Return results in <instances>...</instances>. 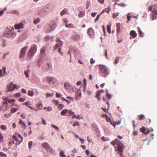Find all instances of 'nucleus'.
Masks as SVG:
<instances>
[{"instance_id": "ea45409f", "label": "nucleus", "mask_w": 157, "mask_h": 157, "mask_svg": "<svg viewBox=\"0 0 157 157\" xmlns=\"http://www.w3.org/2000/svg\"><path fill=\"white\" fill-rule=\"evenodd\" d=\"M19 137L21 138V141L18 142V144L16 143L15 144L16 145H19V144L23 140V137L21 136V135L20 134L18 135Z\"/></svg>"}, {"instance_id": "473e14b6", "label": "nucleus", "mask_w": 157, "mask_h": 157, "mask_svg": "<svg viewBox=\"0 0 157 157\" xmlns=\"http://www.w3.org/2000/svg\"><path fill=\"white\" fill-rule=\"evenodd\" d=\"M65 27L67 28H74V25L73 24H70L68 25L66 24Z\"/></svg>"}, {"instance_id": "f257e3e1", "label": "nucleus", "mask_w": 157, "mask_h": 157, "mask_svg": "<svg viewBox=\"0 0 157 157\" xmlns=\"http://www.w3.org/2000/svg\"><path fill=\"white\" fill-rule=\"evenodd\" d=\"M111 143L113 146H115L116 144L117 145V148H115V150L117 151L118 154L120 156H122V152L124 147V144L117 139H116L112 141Z\"/></svg>"}, {"instance_id": "bf43d9fd", "label": "nucleus", "mask_w": 157, "mask_h": 157, "mask_svg": "<svg viewBox=\"0 0 157 157\" xmlns=\"http://www.w3.org/2000/svg\"><path fill=\"white\" fill-rule=\"evenodd\" d=\"M79 124L78 122L76 121L75 122L73 125V126H79Z\"/></svg>"}, {"instance_id": "1a4fd4ad", "label": "nucleus", "mask_w": 157, "mask_h": 157, "mask_svg": "<svg viewBox=\"0 0 157 157\" xmlns=\"http://www.w3.org/2000/svg\"><path fill=\"white\" fill-rule=\"evenodd\" d=\"M87 33L91 37L94 38V37L95 35L94 31L92 28H89L87 30Z\"/></svg>"}, {"instance_id": "c03bdc74", "label": "nucleus", "mask_w": 157, "mask_h": 157, "mask_svg": "<svg viewBox=\"0 0 157 157\" xmlns=\"http://www.w3.org/2000/svg\"><path fill=\"white\" fill-rule=\"evenodd\" d=\"M13 139L14 140H15L16 141V143L18 144V142H20L18 141V140L17 138L15 136H13Z\"/></svg>"}, {"instance_id": "4be33fe9", "label": "nucleus", "mask_w": 157, "mask_h": 157, "mask_svg": "<svg viewBox=\"0 0 157 157\" xmlns=\"http://www.w3.org/2000/svg\"><path fill=\"white\" fill-rule=\"evenodd\" d=\"M23 104L27 106L28 107L31 109H33V107L30 106L31 104L29 101H27L23 103Z\"/></svg>"}, {"instance_id": "f03ea898", "label": "nucleus", "mask_w": 157, "mask_h": 157, "mask_svg": "<svg viewBox=\"0 0 157 157\" xmlns=\"http://www.w3.org/2000/svg\"><path fill=\"white\" fill-rule=\"evenodd\" d=\"M36 51V46L35 44L32 45L30 49L27 52V55L29 59H30L34 55Z\"/></svg>"}, {"instance_id": "37998d69", "label": "nucleus", "mask_w": 157, "mask_h": 157, "mask_svg": "<svg viewBox=\"0 0 157 157\" xmlns=\"http://www.w3.org/2000/svg\"><path fill=\"white\" fill-rule=\"evenodd\" d=\"M107 32L109 33H111V26L109 25H107Z\"/></svg>"}, {"instance_id": "393cba45", "label": "nucleus", "mask_w": 157, "mask_h": 157, "mask_svg": "<svg viewBox=\"0 0 157 157\" xmlns=\"http://www.w3.org/2000/svg\"><path fill=\"white\" fill-rule=\"evenodd\" d=\"M84 92L86 94H87L88 95H90L92 93V91L90 90H86L85 89Z\"/></svg>"}, {"instance_id": "052dcab7", "label": "nucleus", "mask_w": 157, "mask_h": 157, "mask_svg": "<svg viewBox=\"0 0 157 157\" xmlns=\"http://www.w3.org/2000/svg\"><path fill=\"white\" fill-rule=\"evenodd\" d=\"M119 61V57H117L115 59V64H116Z\"/></svg>"}, {"instance_id": "8fccbe9b", "label": "nucleus", "mask_w": 157, "mask_h": 157, "mask_svg": "<svg viewBox=\"0 0 157 157\" xmlns=\"http://www.w3.org/2000/svg\"><path fill=\"white\" fill-rule=\"evenodd\" d=\"M60 155L62 157H65L66 156L64 155V154L62 151H61L59 153Z\"/></svg>"}, {"instance_id": "aec40b11", "label": "nucleus", "mask_w": 157, "mask_h": 157, "mask_svg": "<svg viewBox=\"0 0 157 157\" xmlns=\"http://www.w3.org/2000/svg\"><path fill=\"white\" fill-rule=\"evenodd\" d=\"M81 96V93H76L75 94V99L76 100H79L80 99Z\"/></svg>"}, {"instance_id": "9d476101", "label": "nucleus", "mask_w": 157, "mask_h": 157, "mask_svg": "<svg viewBox=\"0 0 157 157\" xmlns=\"http://www.w3.org/2000/svg\"><path fill=\"white\" fill-rule=\"evenodd\" d=\"M48 79L49 83L51 85H54L56 82V79L55 78L52 77H49Z\"/></svg>"}, {"instance_id": "dca6fc26", "label": "nucleus", "mask_w": 157, "mask_h": 157, "mask_svg": "<svg viewBox=\"0 0 157 157\" xmlns=\"http://www.w3.org/2000/svg\"><path fill=\"white\" fill-rule=\"evenodd\" d=\"M81 38V36L80 35L78 34L72 37V39L75 41H77Z\"/></svg>"}, {"instance_id": "5fc2aeb1", "label": "nucleus", "mask_w": 157, "mask_h": 157, "mask_svg": "<svg viewBox=\"0 0 157 157\" xmlns=\"http://www.w3.org/2000/svg\"><path fill=\"white\" fill-rule=\"evenodd\" d=\"M25 100V99L24 98H20L18 99V101L20 102H23Z\"/></svg>"}, {"instance_id": "c85d7f7f", "label": "nucleus", "mask_w": 157, "mask_h": 157, "mask_svg": "<svg viewBox=\"0 0 157 157\" xmlns=\"http://www.w3.org/2000/svg\"><path fill=\"white\" fill-rule=\"evenodd\" d=\"M68 110L66 109L63 110L60 113V114L61 115H64L65 114L67 113Z\"/></svg>"}, {"instance_id": "72a5a7b5", "label": "nucleus", "mask_w": 157, "mask_h": 157, "mask_svg": "<svg viewBox=\"0 0 157 157\" xmlns=\"http://www.w3.org/2000/svg\"><path fill=\"white\" fill-rule=\"evenodd\" d=\"M138 116L139 117V120H141L145 118L143 114L139 115Z\"/></svg>"}, {"instance_id": "0eeeda50", "label": "nucleus", "mask_w": 157, "mask_h": 157, "mask_svg": "<svg viewBox=\"0 0 157 157\" xmlns=\"http://www.w3.org/2000/svg\"><path fill=\"white\" fill-rule=\"evenodd\" d=\"M42 145L43 148L47 151H51L52 150V148L47 142H45L43 143Z\"/></svg>"}, {"instance_id": "39448f33", "label": "nucleus", "mask_w": 157, "mask_h": 157, "mask_svg": "<svg viewBox=\"0 0 157 157\" xmlns=\"http://www.w3.org/2000/svg\"><path fill=\"white\" fill-rule=\"evenodd\" d=\"M153 9L151 16L152 17V20L157 18V5H154L152 7Z\"/></svg>"}, {"instance_id": "ddd939ff", "label": "nucleus", "mask_w": 157, "mask_h": 157, "mask_svg": "<svg viewBox=\"0 0 157 157\" xmlns=\"http://www.w3.org/2000/svg\"><path fill=\"white\" fill-rule=\"evenodd\" d=\"M7 74L6 73V68L5 67H3L2 70H0V77Z\"/></svg>"}, {"instance_id": "6e6552de", "label": "nucleus", "mask_w": 157, "mask_h": 157, "mask_svg": "<svg viewBox=\"0 0 157 157\" xmlns=\"http://www.w3.org/2000/svg\"><path fill=\"white\" fill-rule=\"evenodd\" d=\"M100 71L101 72L106 75L109 74V71L107 67L104 66H102L100 67Z\"/></svg>"}, {"instance_id": "79ce46f5", "label": "nucleus", "mask_w": 157, "mask_h": 157, "mask_svg": "<svg viewBox=\"0 0 157 157\" xmlns=\"http://www.w3.org/2000/svg\"><path fill=\"white\" fill-rule=\"evenodd\" d=\"M105 11L107 12L108 13H109V12L111 10V9L110 6H109L107 8H106L105 9Z\"/></svg>"}, {"instance_id": "2f4dec72", "label": "nucleus", "mask_w": 157, "mask_h": 157, "mask_svg": "<svg viewBox=\"0 0 157 157\" xmlns=\"http://www.w3.org/2000/svg\"><path fill=\"white\" fill-rule=\"evenodd\" d=\"M30 72V71L29 70L25 71L24 72L26 78H27L29 77V73Z\"/></svg>"}, {"instance_id": "49530a36", "label": "nucleus", "mask_w": 157, "mask_h": 157, "mask_svg": "<svg viewBox=\"0 0 157 157\" xmlns=\"http://www.w3.org/2000/svg\"><path fill=\"white\" fill-rule=\"evenodd\" d=\"M33 145V142L32 141H30L28 143L29 148L31 149V148L32 146Z\"/></svg>"}, {"instance_id": "423d86ee", "label": "nucleus", "mask_w": 157, "mask_h": 157, "mask_svg": "<svg viewBox=\"0 0 157 157\" xmlns=\"http://www.w3.org/2000/svg\"><path fill=\"white\" fill-rule=\"evenodd\" d=\"M28 47L25 46L22 48L20 51L19 57L20 58H23L25 55V52L27 51Z\"/></svg>"}, {"instance_id": "13d9d810", "label": "nucleus", "mask_w": 157, "mask_h": 157, "mask_svg": "<svg viewBox=\"0 0 157 157\" xmlns=\"http://www.w3.org/2000/svg\"><path fill=\"white\" fill-rule=\"evenodd\" d=\"M58 52L62 56H63V52L61 51V48H59L58 49Z\"/></svg>"}, {"instance_id": "cd10ccee", "label": "nucleus", "mask_w": 157, "mask_h": 157, "mask_svg": "<svg viewBox=\"0 0 157 157\" xmlns=\"http://www.w3.org/2000/svg\"><path fill=\"white\" fill-rule=\"evenodd\" d=\"M140 131L145 134H147V132H146V128L144 127H142L140 128Z\"/></svg>"}, {"instance_id": "338daca9", "label": "nucleus", "mask_w": 157, "mask_h": 157, "mask_svg": "<svg viewBox=\"0 0 157 157\" xmlns=\"http://www.w3.org/2000/svg\"><path fill=\"white\" fill-rule=\"evenodd\" d=\"M133 135L135 136L137 135H138V132L137 131L135 130L134 129V132L133 133Z\"/></svg>"}, {"instance_id": "7ed1b4c3", "label": "nucleus", "mask_w": 157, "mask_h": 157, "mask_svg": "<svg viewBox=\"0 0 157 157\" xmlns=\"http://www.w3.org/2000/svg\"><path fill=\"white\" fill-rule=\"evenodd\" d=\"M2 35L8 38H11L12 37H14L16 35V34L15 33L12 31H9L4 32Z\"/></svg>"}, {"instance_id": "6e6d98bb", "label": "nucleus", "mask_w": 157, "mask_h": 157, "mask_svg": "<svg viewBox=\"0 0 157 157\" xmlns=\"http://www.w3.org/2000/svg\"><path fill=\"white\" fill-rule=\"evenodd\" d=\"M47 98H48L49 97H52L53 96V94H45Z\"/></svg>"}, {"instance_id": "f8f14e48", "label": "nucleus", "mask_w": 157, "mask_h": 157, "mask_svg": "<svg viewBox=\"0 0 157 157\" xmlns=\"http://www.w3.org/2000/svg\"><path fill=\"white\" fill-rule=\"evenodd\" d=\"M3 100L5 101L4 102H6L7 104L8 105V103H12L14 102L15 101V100L13 99H9V97H6L4 98H3Z\"/></svg>"}, {"instance_id": "412c9836", "label": "nucleus", "mask_w": 157, "mask_h": 157, "mask_svg": "<svg viewBox=\"0 0 157 157\" xmlns=\"http://www.w3.org/2000/svg\"><path fill=\"white\" fill-rule=\"evenodd\" d=\"M85 14V12L84 11H80L79 12L78 16L79 18L83 17Z\"/></svg>"}, {"instance_id": "9b49d317", "label": "nucleus", "mask_w": 157, "mask_h": 157, "mask_svg": "<svg viewBox=\"0 0 157 157\" xmlns=\"http://www.w3.org/2000/svg\"><path fill=\"white\" fill-rule=\"evenodd\" d=\"M8 105L6 102H4L3 103L2 105L0 106V111H5L7 109Z\"/></svg>"}, {"instance_id": "20e7f679", "label": "nucleus", "mask_w": 157, "mask_h": 157, "mask_svg": "<svg viewBox=\"0 0 157 157\" xmlns=\"http://www.w3.org/2000/svg\"><path fill=\"white\" fill-rule=\"evenodd\" d=\"M7 87L8 88L7 92H11L13 91L14 89L16 88L17 86L15 84L13 85V83L11 82L7 85Z\"/></svg>"}, {"instance_id": "603ef678", "label": "nucleus", "mask_w": 157, "mask_h": 157, "mask_svg": "<svg viewBox=\"0 0 157 157\" xmlns=\"http://www.w3.org/2000/svg\"><path fill=\"white\" fill-rule=\"evenodd\" d=\"M117 5L122 7H124L126 6V5L124 3H118L117 4Z\"/></svg>"}, {"instance_id": "69168bd1", "label": "nucleus", "mask_w": 157, "mask_h": 157, "mask_svg": "<svg viewBox=\"0 0 157 157\" xmlns=\"http://www.w3.org/2000/svg\"><path fill=\"white\" fill-rule=\"evenodd\" d=\"M41 120H42L41 123L42 124L44 125H46L47 124V123L45 122V121L44 120L43 118H41Z\"/></svg>"}, {"instance_id": "4c0bfd02", "label": "nucleus", "mask_w": 157, "mask_h": 157, "mask_svg": "<svg viewBox=\"0 0 157 157\" xmlns=\"http://www.w3.org/2000/svg\"><path fill=\"white\" fill-rule=\"evenodd\" d=\"M11 115V113H10L8 114H5L4 117H5L8 118L10 117Z\"/></svg>"}, {"instance_id": "7c9ffc66", "label": "nucleus", "mask_w": 157, "mask_h": 157, "mask_svg": "<svg viewBox=\"0 0 157 157\" xmlns=\"http://www.w3.org/2000/svg\"><path fill=\"white\" fill-rule=\"evenodd\" d=\"M19 108H12L11 109V112L14 113L16 112L17 110H18Z\"/></svg>"}, {"instance_id": "a18cd8bd", "label": "nucleus", "mask_w": 157, "mask_h": 157, "mask_svg": "<svg viewBox=\"0 0 157 157\" xmlns=\"http://www.w3.org/2000/svg\"><path fill=\"white\" fill-rule=\"evenodd\" d=\"M40 22V20L39 18H37L36 20L34 21V23L35 24H37Z\"/></svg>"}, {"instance_id": "bb28decb", "label": "nucleus", "mask_w": 157, "mask_h": 157, "mask_svg": "<svg viewBox=\"0 0 157 157\" xmlns=\"http://www.w3.org/2000/svg\"><path fill=\"white\" fill-rule=\"evenodd\" d=\"M121 24L119 23L117 24V33L121 32Z\"/></svg>"}, {"instance_id": "5701e85b", "label": "nucleus", "mask_w": 157, "mask_h": 157, "mask_svg": "<svg viewBox=\"0 0 157 157\" xmlns=\"http://www.w3.org/2000/svg\"><path fill=\"white\" fill-rule=\"evenodd\" d=\"M51 6L50 5L48 4L46 5L44 8L45 10H46V12H47L51 9Z\"/></svg>"}, {"instance_id": "58836bf2", "label": "nucleus", "mask_w": 157, "mask_h": 157, "mask_svg": "<svg viewBox=\"0 0 157 157\" xmlns=\"http://www.w3.org/2000/svg\"><path fill=\"white\" fill-rule=\"evenodd\" d=\"M56 24H53L51 27V31L53 30L56 27Z\"/></svg>"}, {"instance_id": "e433bc0d", "label": "nucleus", "mask_w": 157, "mask_h": 157, "mask_svg": "<svg viewBox=\"0 0 157 157\" xmlns=\"http://www.w3.org/2000/svg\"><path fill=\"white\" fill-rule=\"evenodd\" d=\"M0 128L3 130H5L7 129V127L6 126L3 125H2L0 126Z\"/></svg>"}, {"instance_id": "f704fd0d", "label": "nucleus", "mask_w": 157, "mask_h": 157, "mask_svg": "<svg viewBox=\"0 0 157 157\" xmlns=\"http://www.w3.org/2000/svg\"><path fill=\"white\" fill-rule=\"evenodd\" d=\"M34 94V93L33 91L29 90L28 91V95L30 96H33Z\"/></svg>"}, {"instance_id": "6ab92c4d", "label": "nucleus", "mask_w": 157, "mask_h": 157, "mask_svg": "<svg viewBox=\"0 0 157 157\" xmlns=\"http://www.w3.org/2000/svg\"><path fill=\"white\" fill-rule=\"evenodd\" d=\"M137 34L135 31L131 30L130 32V35L132 36L133 38H135Z\"/></svg>"}, {"instance_id": "09e8293b", "label": "nucleus", "mask_w": 157, "mask_h": 157, "mask_svg": "<svg viewBox=\"0 0 157 157\" xmlns=\"http://www.w3.org/2000/svg\"><path fill=\"white\" fill-rule=\"evenodd\" d=\"M153 131V130L152 128H149L147 130V134L150 132H152Z\"/></svg>"}, {"instance_id": "3c124183", "label": "nucleus", "mask_w": 157, "mask_h": 157, "mask_svg": "<svg viewBox=\"0 0 157 157\" xmlns=\"http://www.w3.org/2000/svg\"><path fill=\"white\" fill-rule=\"evenodd\" d=\"M0 156L6 157L7 156V155L1 152H0Z\"/></svg>"}, {"instance_id": "2eb2a0df", "label": "nucleus", "mask_w": 157, "mask_h": 157, "mask_svg": "<svg viewBox=\"0 0 157 157\" xmlns=\"http://www.w3.org/2000/svg\"><path fill=\"white\" fill-rule=\"evenodd\" d=\"M104 92V90H101L98 91L96 93V95H95V97L97 98L98 101H100V99L99 98V96L101 95V94L103 93Z\"/></svg>"}, {"instance_id": "b1692460", "label": "nucleus", "mask_w": 157, "mask_h": 157, "mask_svg": "<svg viewBox=\"0 0 157 157\" xmlns=\"http://www.w3.org/2000/svg\"><path fill=\"white\" fill-rule=\"evenodd\" d=\"M67 9L64 8L63 11L60 13V14L61 16L67 13Z\"/></svg>"}, {"instance_id": "4d7b16f0", "label": "nucleus", "mask_w": 157, "mask_h": 157, "mask_svg": "<svg viewBox=\"0 0 157 157\" xmlns=\"http://www.w3.org/2000/svg\"><path fill=\"white\" fill-rule=\"evenodd\" d=\"M45 50L44 48H42L41 49L40 52L41 54H44L45 53Z\"/></svg>"}, {"instance_id": "a19ab883", "label": "nucleus", "mask_w": 157, "mask_h": 157, "mask_svg": "<svg viewBox=\"0 0 157 157\" xmlns=\"http://www.w3.org/2000/svg\"><path fill=\"white\" fill-rule=\"evenodd\" d=\"M37 107L38 108L39 110L41 109L43 107L42 103H40L37 106Z\"/></svg>"}, {"instance_id": "c9c22d12", "label": "nucleus", "mask_w": 157, "mask_h": 157, "mask_svg": "<svg viewBox=\"0 0 157 157\" xmlns=\"http://www.w3.org/2000/svg\"><path fill=\"white\" fill-rule=\"evenodd\" d=\"M109 122H110V124L112 125H113L114 127H115L116 125V123L113 122V121H112L111 120V119L110 118H109Z\"/></svg>"}, {"instance_id": "774afa93", "label": "nucleus", "mask_w": 157, "mask_h": 157, "mask_svg": "<svg viewBox=\"0 0 157 157\" xmlns=\"http://www.w3.org/2000/svg\"><path fill=\"white\" fill-rule=\"evenodd\" d=\"M21 96V94L20 93H18L15 95V96L16 98H17L18 97H20Z\"/></svg>"}, {"instance_id": "680f3d73", "label": "nucleus", "mask_w": 157, "mask_h": 157, "mask_svg": "<svg viewBox=\"0 0 157 157\" xmlns=\"http://www.w3.org/2000/svg\"><path fill=\"white\" fill-rule=\"evenodd\" d=\"M118 13H114L113 15V18H115L118 15Z\"/></svg>"}, {"instance_id": "a211bd4d", "label": "nucleus", "mask_w": 157, "mask_h": 157, "mask_svg": "<svg viewBox=\"0 0 157 157\" xmlns=\"http://www.w3.org/2000/svg\"><path fill=\"white\" fill-rule=\"evenodd\" d=\"M64 87L65 88L67 89L69 91H71L73 90L72 87L70 86L68 84L65 83Z\"/></svg>"}, {"instance_id": "a878e982", "label": "nucleus", "mask_w": 157, "mask_h": 157, "mask_svg": "<svg viewBox=\"0 0 157 157\" xmlns=\"http://www.w3.org/2000/svg\"><path fill=\"white\" fill-rule=\"evenodd\" d=\"M63 45V43L62 42H60L57 43L55 45L54 49H56L58 48L61 46Z\"/></svg>"}, {"instance_id": "de8ad7c7", "label": "nucleus", "mask_w": 157, "mask_h": 157, "mask_svg": "<svg viewBox=\"0 0 157 157\" xmlns=\"http://www.w3.org/2000/svg\"><path fill=\"white\" fill-rule=\"evenodd\" d=\"M138 31H139L140 33V36L141 37H143V33H142L140 28H138Z\"/></svg>"}, {"instance_id": "4468645a", "label": "nucleus", "mask_w": 157, "mask_h": 157, "mask_svg": "<svg viewBox=\"0 0 157 157\" xmlns=\"http://www.w3.org/2000/svg\"><path fill=\"white\" fill-rule=\"evenodd\" d=\"M14 28L16 29H20L24 28V25L21 23H20L18 24H16L14 25Z\"/></svg>"}, {"instance_id": "c756f323", "label": "nucleus", "mask_w": 157, "mask_h": 157, "mask_svg": "<svg viewBox=\"0 0 157 157\" xmlns=\"http://www.w3.org/2000/svg\"><path fill=\"white\" fill-rule=\"evenodd\" d=\"M64 107V106L63 104H60L58 105V109L59 110H61Z\"/></svg>"}, {"instance_id": "0e129e2a", "label": "nucleus", "mask_w": 157, "mask_h": 157, "mask_svg": "<svg viewBox=\"0 0 157 157\" xmlns=\"http://www.w3.org/2000/svg\"><path fill=\"white\" fill-rule=\"evenodd\" d=\"M68 113L69 114L72 115L73 114H74V113L72 112L71 110H68Z\"/></svg>"}, {"instance_id": "f3484780", "label": "nucleus", "mask_w": 157, "mask_h": 157, "mask_svg": "<svg viewBox=\"0 0 157 157\" xmlns=\"http://www.w3.org/2000/svg\"><path fill=\"white\" fill-rule=\"evenodd\" d=\"M46 12V10H45L44 8L41 9L39 10L38 13L39 15L42 16H44Z\"/></svg>"}, {"instance_id": "864d4df0", "label": "nucleus", "mask_w": 157, "mask_h": 157, "mask_svg": "<svg viewBox=\"0 0 157 157\" xmlns=\"http://www.w3.org/2000/svg\"><path fill=\"white\" fill-rule=\"evenodd\" d=\"M51 126L57 130L58 131H59V128L57 127V126L54 125V124H52Z\"/></svg>"}, {"instance_id": "e2e57ef3", "label": "nucleus", "mask_w": 157, "mask_h": 157, "mask_svg": "<svg viewBox=\"0 0 157 157\" xmlns=\"http://www.w3.org/2000/svg\"><path fill=\"white\" fill-rule=\"evenodd\" d=\"M52 102L56 105H57L59 103V102L57 100H53Z\"/></svg>"}]
</instances>
